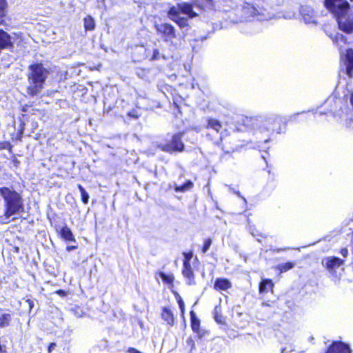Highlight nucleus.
Instances as JSON below:
<instances>
[{
  "label": "nucleus",
  "instance_id": "nucleus-12",
  "mask_svg": "<svg viewBox=\"0 0 353 353\" xmlns=\"http://www.w3.org/2000/svg\"><path fill=\"white\" fill-rule=\"evenodd\" d=\"M168 15L170 19L174 21L181 28H184L188 26V24L187 19L181 17L175 8H171L168 12Z\"/></svg>",
  "mask_w": 353,
  "mask_h": 353
},
{
  "label": "nucleus",
  "instance_id": "nucleus-37",
  "mask_svg": "<svg viewBox=\"0 0 353 353\" xmlns=\"http://www.w3.org/2000/svg\"><path fill=\"white\" fill-rule=\"evenodd\" d=\"M183 255H184L183 261H185L187 260V261L189 263H190V260H191V259L192 257V252H188V253L184 252Z\"/></svg>",
  "mask_w": 353,
  "mask_h": 353
},
{
  "label": "nucleus",
  "instance_id": "nucleus-3",
  "mask_svg": "<svg viewBox=\"0 0 353 353\" xmlns=\"http://www.w3.org/2000/svg\"><path fill=\"white\" fill-rule=\"evenodd\" d=\"M27 93L31 97L39 94L44 88L45 82L50 74L49 70L41 63H36L28 66Z\"/></svg>",
  "mask_w": 353,
  "mask_h": 353
},
{
  "label": "nucleus",
  "instance_id": "nucleus-22",
  "mask_svg": "<svg viewBox=\"0 0 353 353\" xmlns=\"http://www.w3.org/2000/svg\"><path fill=\"white\" fill-rule=\"evenodd\" d=\"M83 26L85 30L92 31L95 29V21L92 17L88 15L83 19Z\"/></svg>",
  "mask_w": 353,
  "mask_h": 353
},
{
  "label": "nucleus",
  "instance_id": "nucleus-11",
  "mask_svg": "<svg viewBox=\"0 0 353 353\" xmlns=\"http://www.w3.org/2000/svg\"><path fill=\"white\" fill-rule=\"evenodd\" d=\"M326 353H352L349 345L341 341H333Z\"/></svg>",
  "mask_w": 353,
  "mask_h": 353
},
{
  "label": "nucleus",
  "instance_id": "nucleus-6",
  "mask_svg": "<svg viewBox=\"0 0 353 353\" xmlns=\"http://www.w3.org/2000/svg\"><path fill=\"white\" fill-rule=\"evenodd\" d=\"M183 134V132L176 133L172 136V140L170 143L163 145H159V147L161 148L162 151L170 153L174 152L183 151L184 144L181 141Z\"/></svg>",
  "mask_w": 353,
  "mask_h": 353
},
{
  "label": "nucleus",
  "instance_id": "nucleus-35",
  "mask_svg": "<svg viewBox=\"0 0 353 353\" xmlns=\"http://www.w3.org/2000/svg\"><path fill=\"white\" fill-rule=\"evenodd\" d=\"M229 188H230V191H232V192H234L235 194H236L239 197H240L241 199H243V203H244L245 204H246V203H247V200H246V199L241 194V193H240V192H239V190H234V189L232 188L231 187H229Z\"/></svg>",
  "mask_w": 353,
  "mask_h": 353
},
{
  "label": "nucleus",
  "instance_id": "nucleus-52",
  "mask_svg": "<svg viewBox=\"0 0 353 353\" xmlns=\"http://www.w3.org/2000/svg\"><path fill=\"white\" fill-rule=\"evenodd\" d=\"M350 1H353V0H350Z\"/></svg>",
  "mask_w": 353,
  "mask_h": 353
},
{
  "label": "nucleus",
  "instance_id": "nucleus-36",
  "mask_svg": "<svg viewBox=\"0 0 353 353\" xmlns=\"http://www.w3.org/2000/svg\"><path fill=\"white\" fill-rule=\"evenodd\" d=\"M128 115L134 119H138L139 117V114L136 110H132L128 112Z\"/></svg>",
  "mask_w": 353,
  "mask_h": 353
},
{
  "label": "nucleus",
  "instance_id": "nucleus-29",
  "mask_svg": "<svg viewBox=\"0 0 353 353\" xmlns=\"http://www.w3.org/2000/svg\"><path fill=\"white\" fill-rule=\"evenodd\" d=\"M6 6V0H0V25L3 24L4 22Z\"/></svg>",
  "mask_w": 353,
  "mask_h": 353
},
{
  "label": "nucleus",
  "instance_id": "nucleus-8",
  "mask_svg": "<svg viewBox=\"0 0 353 353\" xmlns=\"http://www.w3.org/2000/svg\"><path fill=\"white\" fill-rule=\"evenodd\" d=\"M324 3L334 17L350 10V4L346 0H325Z\"/></svg>",
  "mask_w": 353,
  "mask_h": 353
},
{
  "label": "nucleus",
  "instance_id": "nucleus-42",
  "mask_svg": "<svg viewBox=\"0 0 353 353\" xmlns=\"http://www.w3.org/2000/svg\"><path fill=\"white\" fill-rule=\"evenodd\" d=\"M289 248H274V249H271V250L273 252H280L281 251H285L286 250H288Z\"/></svg>",
  "mask_w": 353,
  "mask_h": 353
},
{
  "label": "nucleus",
  "instance_id": "nucleus-23",
  "mask_svg": "<svg viewBox=\"0 0 353 353\" xmlns=\"http://www.w3.org/2000/svg\"><path fill=\"white\" fill-rule=\"evenodd\" d=\"M193 187V183L190 180L186 181L183 185H178L174 183V190L176 192H185Z\"/></svg>",
  "mask_w": 353,
  "mask_h": 353
},
{
  "label": "nucleus",
  "instance_id": "nucleus-32",
  "mask_svg": "<svg viewBox=\"0 0 353 353\" xmlns=\"http://www.w3.org/2000/svg\"><path fill=\"white\" fill-rule=\"evenodd\" d=\"M212 240L210 238H208L204 240L203 245L201 249L203 253L205 254L208 251L212 245Z\"/></svg>",
  "mask_w": 353,
  "mask_h": 353
},
{
  "label": "nucleus",
  "instance_id": "nucleus-39",
  "mask_svg": "<svg viewBox=\"0 0 353 353\" xmlns=\"http://www.w3.org/2000/svg\"><path fill=\"white\" fill-rule=\"evenodd\" d=\"M340 253L343 257H347L348 255V250L347 248H342Z\"/></svg>",
  "mask_w": 353,
  "mask_h": 353
},
{
  "label": "nucleus",
  "instance_id": "nucleus-33",
  "mask_svg": "<svg viewBox=\"0 0 353 353\" xmlns=\"http://www.w3.org/2000/svg\"><path fill=\"white\" fill-rule=\"evenodd\" d=\"M160 57V52H159V50L157 48H154L153 49V51H152V55L150 58V60L151 61H155V60H157L159 59Z\"/></svg>",
  "mask_w": 353,
  "mask_h": 353
},
{
  "label": "nucleus",
  "instance_id": "nucleus-5",
  "mask_svg": "<svg viewBox=\"0 0 353 353\" xmlns=\"http://www.w3.org/2000/svg\"><path fill=\"white\" fill-rule=\"evenodd\" d=\"M326 34L331 38L333 43L339 48L340 51L341 61L345 67V73L350 77H353V49L348 48L343 52L341 48L346 44L347 39L342 34L336 32L334 35Z\"/></svg>",
  "mask_w": 353,
  "mask_h": 353
},
{
  "label": "nucleus",
  "instance_id": "nucleus-16",
  "mask_svg": "<svg viewBox=\"0 0 353 353\" xmlns=\"http://www.w3.org/2000/svg\"><path fill=\"white\" fill-rule=\"evenodd\" d=\"M344 261L338 258L336 256H330L326 258L323 263L326 266V268L329 270L334 269L335 268H339L343 264Z\"/></svg>",
  "mask_w": 353,
  "mask_h": 353
},
{
  "label": "nucleus",
  "instance_id": "nucleus-31",
  "mask_svg": "<svg viewBox=\"0 0 353 353\" xmlns=\"http://www.w3.org/2000/svg\"><path fill=\"white\" fill-rule=\"evenodd\" d=\"M159 276L166 283H172L174 281V276L172 274H167L165 272H160Z\"/></svg>",
  "mask_w": 353,
  "mask_h": 353
},
{
  "label": "nucleus",
  "instance_id": "nucleus-51",
  "mask_svg": "<svg viewBox=\"0 0 353 353\" xmlns=\"http://www.w3.org/2000/svg\"><path fill=\"white\" fill-rule=\"evenodd\" d=\"M225 152L228 153V152H230V151L225 150Z\"/></svg>",
  "mask_w": 353,
  "mask_h": 353
},
{
  "label": "nucleus",
  "instance_id": "nucleus-26",
  "mask_svg": "<svg viewBox=\"0 0 353 353\" xmlns=\"http://www.w3.org/2000/svg\"><path fill=\"white\" fill-rule=\"evenodd\" d=\"M12 315L9 313L0 314V327H6L10 325Z\"/></svg>",
  "mask_w": 353,
  "mask_h": 353
},
{
  "label": "nucleus",
  "instance_id": "nucleus-40",
  "mask_svg": "<svg viewBox=\"0 0 353 353\" xmlns=\"http://www.w3.org/2000/svg\"><path fill=\"white\" fill-rule=\"evenodd\" d=\"M26 302L28 304V307H29V310L30 311L33 308V307H34V302H33V301H32L30 299H27L26 301Z\"/></svg>",
  "mask_w": 353,
  "mask_h": 353
},
{
  "label": "nucleus",
  "instance_id": "nucleus-41",
  "mask_svg": "<svg viewBox=\"0 0 353 353\" xmlns=\"http://www.w3.org/2000/svg\"><path fill=\"white\" fill-rule=\"evenodd\" d=\"M77 248V245H68L66 247V250L68 252H71L72 250H74Z\"/></svg>",
  "mask_w": 353,
  "mask_h": 353
},
{
  "label": "nucleus",
  "instance_id": "nucleus-25",
  "mask_svg": "<svg viewBox=\"0 0 353 353\" xmlns=\"http://www.w3.org/2000/svg\"><path fill=\"white\" fill-rule=\"evenodd\" d=\"M220 3L223 5V12H230L236 6L234 0H221Z\"/></svg>",
  "mask_w": 353,
  "mask_h": 353
},
{
  "label": "nucleus",
  "instance_id": "nucleus-13",
  "mask_svg": "<svg viewBox=\"0 0 353 353\" xmlns=\"http://www.w3.org/2000/svg\"><path fill=\"white\" fill-rule=\"evenodd\" d=\"M182 274L186 279V283L189 285H194V276L190 263L187 260L183 261Z\"/></svg>",
  "mask_w": 353,
  "mask_h": 353
},
{
  "label": "nucleus",
  "instance_id": "nucleus-4",
  "mask_svg": "<svg viewBox=\"0 0 353 353\" xmlns=\"http://www.w3.org/2000/svg\"><path fill=\"white\" fill-rule=\"evenodd\" d=\"M0 196L3 200L4 216L8 219L23 212V200L21 194L8 187L0 188Z\"/></svg>",
  "mask_w": 353,
  "mask_h": 353
},
{
  "label": "nucleus",
  "instance_id": "nucleus-20",
  "mask_svg": "<svg viewBox=\"0 0 353 353\" xmlns=\"http://www.w3.org/2000/svg\"><path fill=\"white\" fill-rule=\"evenodd\" d=\"M274 284L271 279H262L259 283V293H267L269 290H272Z\"/></svg>",
  "mask_w": 353,
  "mask_h": 353
},
{
  "label": "nucleus",
  "instance_id": "nucleus-34",
  "mask_svg": "<svg viewBox=\"0 0 353 353\" xmlns=\"http://www.w3.org/2000/svg\"><path fill=\"white\" fill-rule=\"evenodd\" d=\"M177 302H178L179 307V309L181 310V312L182 314H183L184 312H185V303H184L183 301L182 300V299L181 297H179L178 299Z\"/></svg>",
  "mask_w": 353,
  "mask_h": 353
},
{
  "label": "nucleus",
  "instance_id": "nucleus-24",
  "mask_svg": "<svg viewBox=\"0 0 353 353\" xmlns=\"http://www.w3.org/2000/svg\"><path fill=\"white\" fill-rule=\"evenodd\" d=\"M191 327L193 332L199 333L200 327V320L196 317L193 310L190 312Z\"/></svg>",
  "mask_w": 353,
  "mask_h": 353
},
{
  "label": "nucleus",
  "instance_id": "nucleus-47",
  "mask_svg": "<svg viewBox=\"0 0 353 353\" xmlns=\"http://www.w3.org/2000/svg\"><path fill=\"white\" fill-rule=\"evenodd\" d=\"M292 16H294V14H290L288 16H284V17L286 19H290L291 17H292Z\"/></svg>",
  "mask_w": 353,
  "mask_h": 353
},
{
  "label": "nucleus",
  "instance_id": "nucleus-43",
  "mask_svg": "<svg viewBox=\"0 0 353 353\" xmlns=\"http://www.w3.org/2000/svg\"><path fill=\"white\" fill-rule=\"evenodd\" d=\"M75 310H77L75 312V314L79 316V317H81L83 316V312L81 310H80V312H79L78 310H79V307H77L75 309Z\"/></svg>",
  "mask_w": 353,
  "mask_h": 353
},
{
  "label": "nucleus",
  "instance_id": "nucleus-30",
  "mask_svg": "<svg viewBox=\"0 0 353 353\" xmlns=\"http://www.w3.org/2000/svg\"><path fill=\"white\" fill-rule=\"evenodd\" d=\"M150 71V69L137 68L136 70V74L142 79L148 80V74Z\"/></svg>",
  "mask_w": 353,
  "mask_h": 353
},
{
  "label": "nucleus",
  "instance_id": "nucleus-7",
  "mask_svg": "<svg viewBox=\"0 0 353 353\" xmlns=\"http://www.w3.org/2000/svg\"><path fill=\"white\" fill-rule=\"evenodd\" d=\"M335 17L339 28L341 31L347 34H350L353 32V14L350 12V10Z\"/></svg>",
  "mask_w": 353,
  "mask_h": 353
},
{
  "label": "nucleus",
  "instance_id": "nucleus-1",
  "mask_svg": "<svg viewBox=\"0 0 353 353\" xmlns=\"http://www.w3.org/2000/svg\"><path fill=\"white\" fill-rule=\"evenodd\" d=\"M304 112L294 114L289 118L278 114L250 117L245 119V124L250 126L253 134L259 139V145L256 146L259 150L266 152L270 148L268 144L271 140V136L274 133H285L288 121H296V117Z\"/></svg>",
  "mask_w": 353,
  "mask_h": 353
},
{
  "label": "nucleus",
  "instance_id": "nucleus-28",
  "mask_svg": "<svg viewBox=\"0 0 353 353\" xmlns=\"http://www.w3.org/2000/svg\"><path fill=\"white\" fill-rule=\"evenodd\" d=\"M77 188L80 191L82 202L84 204H87L88 203L89 198H90L89 194L87 192V191L84 189V188L81 184H78Z\"/></svg>",
  "mask_w": 353,
  "mask_h": 353
},
{
  "label": "nucleus",
  "instance_id": "nucleus-17",
  "mask_svg": "<svg viewBox=\"0 0 353 353\" xmlns=\"http://www.w3.org/2000/svg\"><path fill=\"white\" fill-rule=\"evenodd\" d=\"M59 234L60 236L65 241H71L76 243V239L74 234L67 225H64L60 228Z\"/></svg>",
  "mask_w": 353,
  "mask_h": 353
},
{
  "label": "nucleus",
  "instance_id": "nucleus-10",
  "mask_svg": "<svg viewBox=\"0 0 353 353\" xmlns=\"http://www.w3.org/2000/svg\"><path fill=\"white\" fill-rule=\"evenodd\" d=\"M155 28L157 32L164 37L165 41H172L176 37L175 29L174 26L170 23H164L156 24Z\"/></svg>",
  "mask_w": 353,
  "mask_h": 353
},
{
  "label": "nucleus",
  "instance_id": "nucleus-21",
  "mask_svg": "<svg viewBox=\"0 0 353 353\" xmlns=\"http://www.w3.org/2000/svg\"><path fill=\"white\" fill-rule=\"evenodd\" d=\"M207 128L212 129L216 132L219 133L222 128V125L219 120L209 118L207 121Z\"/></svg>",
  "mask_w": 353,
  "mask_h": 353
},
{
  "label": "nucleus",
  "instance_id": "nucleus-18",
  "mask_svg": "<svg viewBox=\"0 0 353 353\" xmlns=\"http://www.w3.org/2000/svg\"><path fill=\"white\" fill-rule=\"evenodd\" d=\"M232 287L230 281L225 278H217L214 283V288L216 290H226Z\"/></svg>",
  "mask_w": 353,
  "mask_h": 353
},
{
  "label": "nucleus",
  "instance_id": "nucleus-15",
  "mask_svg": "<svg viewBox=\"0 0 353 353\" xmlns=\"http://www.w3.org/2000/svg\"><path fill=\"white\" fill-rule=\"evenodd\" d=\"M179 13H182L188 15L190 18L195 17L197 14L193 10V7L191 3H183L178 5Z\"/></svg>",
  "mask_w": 353,
  "mask_h": 353
},
{
  "label": "nucleus",
  "instance_id": "nucleus-27",
  "mask_svg": "<svg viewBox=\"0 0 353 353\" xmlns=\"http://www.w3.org/2000/svg\"><path fill=\"white\" fill-rule=\"evenodd\" d=\"M295 266V263L293 262H286L284 263L279 264L276 266V269L281 272H285L290 270H292Z\"/></svg>",
  "mask_w": 353,
  "mask_h": 353
},
{
  "label": "nucleus",
  "instance_id": "nucleus-46",
  "mask_svg": "<svg viewBox=\"0 0 353 353\" xmlns=\"http://www.w3.org/2000/svg\"><path fill=\"white\" fill-rule=\"evenodd\" d=\"M319 110V108H317V110H312L313 112V114H314V116L316 115V114H314L316 111H318V112L322 111L321 110ZM323 111H327V109L325 108V110H323ZM317 114L320 115L319 113H317Z\"/></svg>",
  "mask_w": 353,
  "mask_h": 353
},
{
  "label": "nucleus",
  "instance_id": "nucleus-44",
  "mask_svg": "<svg viewBox=\"0 0 353 353\" xmlns=\"http://www.w3.org/2000/svg\"><path fill=\"white\" fill-rule=\"evenodd\" d=\"M56 293L62 296H65L66 294L65 292L63 290H59L56 292Z\"/></svg>",
  "mask_w": 353,
  "mask_h": 353
},
{
  "label": "nucleus",
  "instance_id": "nucleus-49",
  "mask_svg": "<svg viewBox=\"0 0 353 353\" xmlns=\"http://www.w3.org/2000/svg\"><path fill=\"white\" fill-rule=\"evenodd\" d=\"M313 340H314V337H313V336H310V337L309 338V341H312Z\"/></svg>",
  "mask_w": 353,
  "mask_h": 353
},
{
  "label": "nucleus",
  "instance_id": "nucleus-2",
  "mask_svg": "<svg viewBox=\"0 0 353 353\" xmlns=\"http://www.w3.org/2000/svg\"><path fill=\"white\" fill-rule=\"evenodd\" d=\"M274 13L272 7L264 2L258 1L254 4L244 2L236 6L229 12L228 19L232 23L243 21H264L273 18Z\"/></svg>",
  "mask_w": 353,
  "mask_h": 353
},
{
  "label": "nucleus",
  "instance_id": "nucleus-38",
  "mask_svg": "<svg viewBox=\"0 0 353 353\" xmlns=\"http://www.w3.org/2000/svg\"><path fill=\"white\" fill-rule=\"evenodd\" d=\"M57 347V343H54V342H52L49 344L48 345V353H51L54 350V348Z\"/></svg>",
  "mask_w": 353,
  "mask_h": 353
},
{
  "label": "nucleus",
  "instance_id": "nucleus-19",
  "mask_svg": "<svg viewBox=\"0 0 353 353\" xmlns=\"http://www.w3.org/2000/svg\"><path fill=\"white\" fill-rule=\"evenodd\" d=\"M161 318L170 326H172L174 323V314L170 309L167 307L162 308Z\"/></svg>",
  "mask_w": 353,
  "mask_h": 353
},
{
  "label": "nucleus",
  "instance_id": "nucleus-9",
  "mask_svg": "<svg viewBox=\"0 0 353 353\" xmlns=\"http://www.w3.org/2000/svg\"><path fill=\"white\" fill-rule=\"evenodd\" d=\"M299 12L303 20L306 24L317 25V14L312 7L309 6H301Z\"/></svg>",
  "mask_w": 353,
  "mask_h": 353
},
{
  "label": "nucleus",
  "instance_id": "nucleus-45",
  "mask_svg": "<svg viewBox=\"0 0 353 353\" xmlns=\"http://www.w3.org/2000/svg\"><path fill=\"white\" fill-rule=\"evenodd\" d=\"M6 345H2L0 344V353H6Z\"/></svg>",
  "mask_w": 353,
  "mask_h": 353
},
{
  "label": "nucleus",
  "instance_id": "nucleus-48",
  "mask_svg": "<svg viewBox=\"0 0 353 353\" xmlns=\"http://www.w3.org/2000/svg\"><path fill=\"white\" fill-rule=\"evenodd\" d=\"M350 102H351V104L353 106V94L351 95V97H350Z\"/></svg>",
  "mask_w": 353,
  "mask_h": 353
},
{
  "label": "nucleus",
  "instance_id": "nucleus-50",
  "mask_svg": "<svg viewBox=\"0 0 353 353\" xmlns=\"http://www.w3.org/2000/svg\"><path fill=\"white\" fill-rule=\"evenodd\" d=\"M263 305H269L268 303H263Z\"/></svg>",
  "mask_w": 353,
  "mask_h": 353
},
{
  "label": "nucleus",
  "instance_id": "nucleus-14",
  "mask_svg": "<svg viewBox=\"0 0 353 353\" xmlns=\"http://www.w3.org/2000/svg\"><path fill=\"white\" fill-rule=\"evenodd\" d=\"M338 100L334 97L328 98L324 103V106L327 111H316L314 114L319 113L320 116L327 114L328 113H335L336 110V103Z\"/></svg>",
  "mask_w": 353,
  "mask_h": 353
}]
</instances>
